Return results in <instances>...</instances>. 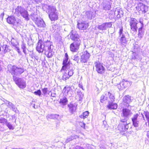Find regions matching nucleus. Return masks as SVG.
I'll return each mask as SVG.
<instances>
[{
  "label": "nucleus",
  "mask_w": 149,
  "mask_h": 149,
  "mask_svg": "<svg viewBox=\"0 0 149 149\" xmlns=\"http://www.w3.org/2000/svg\"><path fill=\"white\" fill-rule=\"evenodd\" d=\"M7 21L9 24L16 25L18 22L15 20L13 16L8 17L7 19Z\"/></svg>",
  "instance_id": "nucleus-20"
},
{
  "label": "nucleus",
  "mask_w": 149,
  "mask_h": 149,
  "mask_svg": "<svg viewBox=\"0 0 149 149\" xmlns=\"http://www.w3.org/2000/svg\"><path fill=\"white\" fill-rule=\"evenodd\" d=\"M15 13L18 16L21 15L27 20H29L27 11L21 6H18L15 9Z\"/></svg>",
  "instance_id": "nucleus-4"
},
{
  "label": "nucleus",
  "mask_w": 149,
  "mask_h": 149,
  "mask_svg": "<svg viewBox=\"0 0 149 149\" xmlns=\"http://www.w3.org/2000/svg\"><path fill=\"white\" fill-rule=\"evenodd\" d=\"M70 111L72 113L74 112L77 108V105L76 104H70L68 105Z\"/></svg>",
  "instance_id": "nucleus-25"
},
{
  "label": "nucleus",
  "mask_w": 149,
  "mask_h": 149,
  "mask_svg": "<svg viewBox=\"0 0 149 149\" xmlns=\"http://www.w3.org/2000/svg\"><path fill=\"white\" fill-rule=\"evenodd\" d=\"M63 93L64 95L66 96L70 97L72 94L73 92L71 87L67 86L64 87L63 90Z\"/></svg>",
  "instance_id": "nucleus-17"
},
{
  "label": "nucleus",
  "mask_w": 149,
  "mask_h": 149,
  "mask_svg": "<svg viewBox=\"0 0 149 149\" xmlns=\"http://www.w3.org/2000/svg\"><path fill=\"white\" fill-rule=\"evenodd\" d=\"M112 25L111 22H106L98 26V29L100 30H103L107 29L108 27H110Z\"/></svg>",
  "instance_id": "nucleus-18"
},
{
  "label": "nucleus",
  "mask_w": 149,
  "mask_h": 149,
  "mask_svg": "<svg viewBox=\"0 0 149 149\" xmlns=\"http://www.w3.org/2000/svg\"><path fill=\"white\" fill-rule=\"evenodd\" d=\"M142 118L144 120V116L142 113H141V116L138 113L133 115L132 118V120L133 125L134 127H136L139 126V119H141Z\"/></svg>",
  "instance_id": "nucleus-7"
},
{
  "label": "nucleus",
  "mask_w": 149,
  "mask_h": 149,
  "mask_svg": "<svg viewBox=\"0 0 149 149\" xmlns=\"http://www.w3.org/2000/svg\"><path fill=\"white\" fill-rule=\"evenodd\" d=\"M34 94L40 96L42 94L41 91L40 90H38L37 91H35L33 93Z\"/></svg>",
  "instance_id": "nucleus-47"
},
{
  "label": "nucleus",
  "mask_w": 149,
  "mask_h": 149,
  "mask_svg": "<svg viewBox=\"0 0 149 149\" xmlns=\"http://www.w3.org/2000/svg\"><path fill=\"white\" fill-rule=\"evenodd\" d=\"M90 56V54L87 51L84 52L81 57V62L83 63H86L88 61Z\"/></svg>",
  "instance_id": "nucleus-15"
},
{
  "label": "nucleus",
  "mask_w": 149,
  "mask_h": 149,
  "mask_svg": "<svg viewBox=\"0 0 149 149\" xmlns=\"http://www.w3.org/2000/svg\"><path fill=\"white\" fill-rule=\"evenodd\" d=\"M21 49L23 50V52L25 54V55H26V45L24 43H23L21 45Z\"/></svg>",
  "instance_id": "nucleus-36"
},
{
  "label": "nucleus",
  "mask_w": 149,
  "mask_h": 149,
  "mask_svg": "<svg viewBox=\"0 0 149 149\" xmlns=\"http://www.w3.org/2000/svg\"><path fill=\"white\" fill-rule=\"evenodd\" d=\"M143 27L141 26L139 29L138 37L140 39L143 37L144 35V32L143 30Z\"/></svg>",
  "instance_id": "nucleus-32"
},
{
  "label": "nucleus",
  "mask_w": 149,
  "mask_h": 149,
  "mask_svg": "<svg viewBox=\"0 0 149 149\" xmlns=\"http://www.w3.org/2000/svg\"><path fill=\"white\" fill-rule=\"evenodd\" d=\"M14 104H12V105H10V106L9 107L10 108V109H11V108L13 106H14Z\"/></svg>",
  "instance_id": "nucleus-60"
},
{
  "label": "nucleus",
  "mask_w": 149,
  "mask_h": 149,
  "mask_svg": "<svg viewBox=\"0 0 149 149\" xmlns=\"http://www.w3.org/2000/svg\"><path fill=\"white\" fill-rule=\"evenodd\" d=\"M74 149H84V148L80 146H77Z\"/></svg>",
  "instance_id": "nucleus-55"
},
{
  "label": "nucleus",
  "mask_w": 149,
  "mask_h": 149,
  "mask_svg": "<svg viewBox=\"0 0 149 149\" xmlns=\"http://www.w3.org/2000/svg\"><path fill=\"white\" fill-rule=\"evenodd\" d=\"M143 113L145 115L147 122L148 123V125L149 127V113L148 112L144 111Z\"/></svg>",
  "instance_id": "nucleus-42"
},
{
  "label": "nucleus",
  "mask_w": 149,
  "mask_h": 149,
  "mask_svg": "<svg viewBox=\"0 0 149 149\" xmlns=\"http://www.w3.org/2000/svg\"><path fill=\"white\" fill-rule=\"evenodd\" d=\"M72 58L73 60L75 61L77 63H78L79 59V57L78 54H76V55L74 56H72Z\"/></svg>",
  "instance_id": "nucleus-40"
},
{
  "label": "nucleus",
  "mask_w": 149,
  "mask_h": 149,
  "mask_svg": "<svg viewBox=\"0 0 149 149\" xmlns=\"http://www.w3.org/2000/svg\"><path fill=\"white\" fill-rule=\"evenodd\" d=\"M31 18L35 22L38 20L40 18L39 15L36 12H34V13H32L31 14Z\"/></svg>",
  "instance_id": "nucleus-27"
},
{
  "label": "nucleus",
  "mask_w": 149,
  "mask_h": 149,
  "mask_svg": "<svg viewBox=\"0 0 149 149\" xmlns=\"http://www.w3.org/2000/svg\"><path fill=\"white\" fill-rule=\"evenodd\" d=\"M147 136L149 138V131H148L147 133Z\"/></svg>",
  "instance_id": "nucleus-61"
},
{
  "label": "nucleus",
  "mask_w": 149,
  "mask_h": 149,
  "mask_svg": "<svg viewBox=\"0 0 149 149\" xmlns=\"http://www.w3.org/2000/svg\"><path fill=\"white\" fill-rule=\"evenodd\" d=\"M118 105L116 104L111 102H109L108 104L107 105V107L109 109H116Z\"/></svg>",
  "instance_id": "nucleus-24"
},
{
  "label": "nucleus",
  "mask_w": 149,
  "mask_h": 149,
  "mask_svg": "<svg viewBox=\"0 0 149 149\" xmlns=\"http://www.w3.org/2000/svg\"><path fill=\"white\" fill-rule=\"evenodd\" d=\"M24 68L20 67L14 65L11 68V74L13 75L19 76L24 72Z\"/></svg>",
  "instance_id": "nucleus-8"
},
{
  "label": "nucleus",
  "mask_w": 149,
  "mask_h": 149,
  "mask_svg": "<svg viewBox=\"0 0 149 149\" xmlns=\"http://www.w3.org/2000/svg\"><path fill=\"white\" fill-rule=\"evenodd\" d=\"M132 114L131 110L126 108H123L122 111V116L123 118H121L120 121L124 122L127 121L131 116Z\"/></svg>",
  "instance_id": "nucleus-6"
},
{
  "label": "nucleus",
  "mask_w": 149,
  "mask_h": 149,
  "mask_svg": "<svg viewBox=\"0 0 149 149\" xmlns=\"http://www.w3.org/2000/svg\"><path fill=\"white\" fill-rule=\"evenodd\" d=\"M119 38V43L122 47H125L127 43V36L128 35L127 33L123 31L122 27L120 28L118 32Z\"/></svg>",
  "instance_id": "nucleus-3"
},
{
  "label": "nucleus",
  "mask_w": 149,
  "mask_h": 149,
  "mask_svg": "<svg viewBox=\"0 0 149 149\" xmlns=\"http://www.w3.org/2000/svg\"><path fill=\"white\" fill-rule=\"evenodd\" d=\"M52 42L49 40L43 42L40 40L38 43L36 49L39 53H42L44 51L45 54L47 55V57L50 58L54 54Z\"/></svg>",
  "instance_id": "nucleus-1"
},
{
  "label": "nucleus",
  "mask_w": 149,
  "mask_h": 149,
  "mask_svg": "<svg viewBox=\"0 0 149 149\" xmlns=\"http://www.w3.org/2000/svg\"><path fill=\"white\" fill-rule=\"evenodd\" d=\"M95 63L96 71L100 74L103 73L104 72L105 68L103 67V64L99 62H95Z\"/></svg>",
  "instance_id": "nucleus-16"
},
{
  "label": "nucleus",
  "mask_w": 149,
  "mask_h": 149,
  "mask_svg": "<svg viewBox=\"0 0 149 149\" xmlns=\"http://www.w3.org/2000/svg\"><path fill=\"white\" fill-rule=\"evenodd\" d=\"M10 105H12V103L10 102V103H9V104L8 107H10Z\"/></svg>",
  "instance_id": "nucleus-59"
},
{
  "label": "nucleus",
  "mask_w": 149,
  "mask_h": 149,
  "mask_svg": "<svg viewBox=\"0 0 149 149\" xmlns=\"http://www.w3.org/2000/svg\"><path fill=\"white\" fill-rule=\"evenodd\" d=\"M32 55H31V57H32Z\"/></svg>",
  "instance_id": "nucleus-63"
},
{
  "label": "nucleus",
  "mask_w": 149,
  "mask_h": 149,
  "mask_svg": "<svg viewBox=\"0 0 149 149\" xmlns=\"http://www.w3.org/2000/svg\"><path fill=\"white\" fill-rule=\"evenodd\" d=\"M18 52V53L19 54V55H22V53L20 50V49L18 46L15 48V49Z\"/></svg>",
  "instance_id": "nucleus-50"
},
{
  "label": "nucleus",
  "mask_w": 149,
  "mask_h": 149,
  "mask_svg": "<svg viewBox=\"0 0 149 149\" xmlns=\"http://www.w3.org/2000/svg\"><path fill=\"white\" fill-rule=\"evenodd\" d=\"M123 101L124 103H125V105L126 106L129 107V104L131 102L130 97L129 96H125L123 98Z\"/></svg>",
  "instance_id": "nucleus-28"
},
{
  "label": "nucleus",
  "mask_w": 149,
  "mask_h": 149,
  "mask_svg": "<svg viewBox=\"0 0 149 149\" xmlns=\"http://www.w3.org/2000/svg\"><path fill=\"white\" fill-rule=\"evenodd\" d=\"M78 138V136L77 135H74V136H71L70 137L68 138L66 141V143H68L70 141L72 140L73 139L77 138Z\"/></svg>",
  "instance_id": "nucleus-37"
},
{
  "label": "nucleus",
  "mask_w": 149,
  "mask_h": 149,
  "mask_svg": "<svg viewBox=\"0 0 149 149\" xmlns=\"http://www.w3.org/2000/svg\"><path fill=\"white\" fill-rule=\"evenodd\" d=\"M68 74L70 77L72 76L73 74V70L72 69H69L68 71H67Z\"/></svg>",
  "instance_id": "nucleus-45"
},
{
  "label": "nucleus",
  "mask_w": 149,
  "mask_h": 149,
  "mask_svg": "<svg viewBox=\"0 0 149 149\" xmlns=\"http://www.w3.org/2000/svg\"><path fill=\"white\" fill-rule=\"evenodd\" d=\"M142 0H135L136 1H138L139 2H140L142 1Z\"/></svg>",
  "instance_id": "nucleus-62"
},
{
  "label": "nucleus",
  "mask_w": 149,
  "mask_h": 149,
  "mask_svg": "<svg viewBox=\"0 0 149 149\" xmlns=\"http://www.w3.org/2000/svg\"><path fill=\"white\" fill-rule=\"evenodd\" d=\"M68 65H68L67 64L63 65V66H62L61 69L60 70V72H67V69Z\"/></svg>",
  "instance_id": "nucleus-38"
},
{
  "label": "nucleus",
  "mask_w": 149,
  "mask_h": 149,
  "mask_svg": "<svg viewBox=\"0 0 149 149\" xmlns=\"http://www.w3.org/2000/svg\"><path fill=\"white\" fill-rule=\"evenodd\" d=\"M34 1L37 3H38L39 2H40L42 1V0H34Z\"/></svg>",
  "instance_id": "nucleus-57"
},
{
  "label": "nucleus",
  "mask_w": 149,
  "mask_h": 149,
  "mask_svg": "<svg viewBox=\"0 0 149 149\" xmlns=\"http://www.w3.org/2000/svg\"><path fill=\"white\" fill-rule=\"evenodd\" d=\"M77 95L79 97V100L81 101L83 99L84 95L82 93L81 91L77 92Z\"/></svg>",
  "instance_id": "nucleus-43"
},
{
  "label": "nucleus",
  "mask_w": 149,
  "mask_h": 149,
  "mask_svg": "<svg viewBox=\"0 0 149 149\" xmlns=\"http://www.w3.org/2000/svg\"><path fill=\"white\" fill-rule=\"evenodd\" d=\"M37 26L40 28H43L45 27V24L43 20L40 18L35 22Z\"/></svg>",
  "instance_id": "nucleus-21"
},
{
  "label": "nucleus",
  "mask_w": 149,
  "mask_h": 149,
  "mask_svg": "<svg viewBox=\"0 0 149 149\" xmlns=\"http://www.w3.org/2000/svg\"><path fill=\"white\" fill-rule=\"evenodd\" d=\"M86 14L87 18L91 19L94 18L95 16V12L92 11H88L86 12Z\"/></svg>",
  "instance_id": "nucleus-22"
},
{
  "label": "nucleus",
  "mask_w": 149,
  "mask_h": 149,
  "mask_svg": "<svg viewBox=\"0 0 149 149\" xmlns=\"http://www.w3.org/2000/svg\"><path fill=\"white\" fill-rule=\"evenodd\" d=\"M108 94H107V93L106 94H105L104 95H102L100 97L101 102H102L103 101L107 100L108 98Z\"/></svg>",
  "instance_id": "nucleus-39"
},
{
  "label": "nucleus",
  "mask_w": 149,
  "mask_h": 149,
  "mask_svg": "<svg viewBox=\"0 0 149 149\" xmlns=\"http://www.w3.org/2000/svg\"><path fill=\"white\" fill-rule=\"evenodd\" d=\"M143 19L142 18H140L139 19V22L141 24V26L143 27Z\"/></svg>",
  "instance_id": "nucleus-51"
},
{
  "label": "nucleus",
  "mask_w": 149,
  "mask_h": 149,
  "mask_svg": "<svg viewBox=\"0 0 149 149\" xmlns=\"http://www.w3.org/2000/svg\"><path fill=\"white\" fill-rule=\"evenodd\" d=\"M13 79L16 84L19 88L23 89L26 87V82L23 78L17 77L14 75L13 76Z\"/></svg>",
  "instance_id": "nucleus-5"
},
{
  "label": "nucleus",
  "mask_w": 149,
  "mask_h": 149,
  "mask_svg": "<svg viewBox=\"0 0 149 149\" xmlns=\"http://www.w3.org/2000/svg\"><path fill=\"white\" fill-rule=\"evenodd\" d=\"M63 73L62 79L65 80L70 77L67 72H62Z\"/></svg>",
  "instance_id": "nucleus-34"
},
{
  "label": "nucleus",
  "mask_w": 149,
  "mask_h": 149,
  "mask_svg": "<svg viewBox=\"0 0 149 149\" xmlns=\"http://www.w3.org/2000/svg\"><path fill=\"white\" fill-rule=\"evenodd\" d=\"M107 94H108V95L109 96V97L110 100L112 102H113L114 101V100L115 99V97L113 95L111 94V93H110L109 92H107Z\"/></svg>",
  "instance_id": "nucleus-41"
},
{
  "label": "nucleus",
  "mask_w": 149,
  "mask_h": 149,
  "mask_svg": "<svg viewBox=\"0 0 149 149\" xmlns=\"http://www.w3.org/2000/svg\"><path fill=\"white\" fill-rule=\"evenodd\" d=\"M77 26L78 28L79 29H84L88 27V24L85 23L84 21H82L81 23L78 22Z\"/></svg>",
  "instance_id": "nucleus-23"
},
{
  "label": "nucleus",
  "mask_w": 149,
  "mask_h": 149,
  "mask_svg": "<svg viewBox=\"0 0 149 149\" xmlns=\"http://www.w3.org/2000/svg\"><path fill=\"white\" fill-rule=\"evenodd\" d=\"M81 42H74L70 45V50L72 52H77Z\"/></svg>",
  "instance_id": "nucleus-13"
},
{
  "label": "nucleus",
  "mask_w": 149,
  "mask_h": 149,
  "mask_svg": "<svg viewBox=\"0 0 149 149\" xmlns=\"http://www.w3.org/2000/svg\"><path fill=\"white\" fill-rule=\"evenodd\" d=\"M130 23L131 29L134 32H136L137 27V24H138V21L135 18H130L128 20Z\"/></svg>",
  "instance_id": "nucleus-9"
},
{
  "label": "nucleus",
  "mask_w": 149,
  "mask_h": 149,
  "mask_svg": "<svg viewBox=\"0 0 149 149\" xmlns=\"http://www.w3.org/2000/svg\"><path fill=\"white\" fill-rule=\"evenodd\" d=\"M69 57L67 53L65 54L63 60V65L65 64H69V62L68 61Z\"/></svg>",
  "instance_id": "nucleus-29"
},
{
  "label": "nucleus",
  "mask_w": 149,
  "mask_h": 149,
  "mask_svg": "<svg viewBox=\"0 0 149 149\" xmlns=\"http://www.w3.org/2000/svg\"><path fill=\"white\" fill-rule=\"evenodd\" d=\"M12 119L14 120V122L15 123L16 122V117L15 115H14L11 116Z\"/></svg>",
  "instance_id": "nucleus-52"
},
{
  "label": "nucleus",
  "mask_w": 149,
  "mask_h": 149,
  "mask_svg": "<svg viewBox=\"0 0 149 149\" xmlns=\"http://www.w3.org/2000/svg\"><path fill=\"white\" fill-rule=\"evenodd\" d=\"M42 8L44 10L49 13V16L51 20L54 21L58 19V14L55 6L45 4Z\"/></svg>",
  "instance_id": "nucleus-2"
},
{
  "label": "nucleus",
  "mask_w": 149,
  "mask_h": 149,
  "mask_svg": "<svg viewBox=\"0 0 149 149\" xmlns=\"http://www.w3.org/2000/svg\"><path fill=\"white\" fill-rule=\"evenodd\" d=\"M137 3L138 6L136 7V8L137 9L139 13H144L148 10V7L146 5L143 4L141 2Z\"/></svg>",
  "instance_id": "nucleus-10"
},
{
  "label": "nucleus",
  "mask_w": 149,
  "mask_h": 149,
  "mask_svg": "<svg viewBox=\"0 0 149 149\" xmlns=\"http://www.w3.org/2000/svg\"><path fill=\"white\" fill-rule=\"evenodd\" d=\"M106 1L102 3L103 6V9L105 10H109L111 8V6L112 3H111V1Z\"/></svg>",
  "instance_id": "nucleus-19"
},
{
  "label": "nucleus",
  "mask_w": 149,
  "mask_h": 149,
  "mask_svg": "<svg viewBox=\"0 0 149 149\" xmlns=\"http://www.w3.org/2000/svg\"><path fill=\"white\" fill-rule=\"evenodd\" d=\"M11 42L12 45L15 48L18 46V43L16 39L12 38Z\"/></svg>",
  "instance_id": "nucleus-33"
},
{
  "label": "nucleus",
  "mask_w": 149,
  "mask_h": 149,
  "mask_svg": "<svg viewBox=\"0 0 149 149\" xmlns=\"http://www.w3.org/2000/svg\"><path fill=\"white\" fill-rule=\"evenodd\" d=\"M4 103L7 106H8L9 104V103H10V102L7 101L6 100L5 101H4Z\"/></svg>",
  "instance_id": "nucleus-54"
},
{
  "label": "nucleus",
  "mask_w": 149,
  "mask_h": 149,
  "mask_svg": "<svg viewBox=\"0 0 149 149\" xmlns=\"http://www.w3.org/2000/svg\"><path fill=\"white\" fill-rule=\"evenodd\" d=\"M47 118L50 119H56L57 120L60 119L61 118L60 117L58 114H48L47 116Z\"/></svg>",
  "instance_id": "nucleus-26"
},
{
  "label": "nucleus",
  "mask_w": 149,
  "mask_h": 149,
  "mask_svg": "<svg viewBox=\"0 0 149 149\" xmlns=\"http://www.w3.org/2000/svg\"><path fill=\"white\" fill-rule=\"evenodd\" d=\"M42 91L44 95H45L48 91V88H42Z\"/></svg>",
  "instance_id": "nucleus-48"
},
{
  "label": "nucleus",
  "mask_w": 149,
  "mask_h": 149,
  "mask_svg": "<svg viewBox=\"0 0 149 149\" xmlns=\"http://www.w3.org/2000/svg\"><path fill=\"white\" fill-rule=\"evenodd\" d=\"M2 47L3 49V52L4 54L7 52H9L10 50V49L9 48L10 47L6 45H4L2 46Z\"/></svg>",
  "instance_id": "nucleus-31"
},
{
  "label": "nucleus",
  "mask_w": 149,
  "mask_h": 149,
  "mask_svg": "<svg viewBox=\"0 0 149 149\" xmlns=\"http://www.w3.org/2000/svg\"><path fill=\"white\" fill-rule=\"evenodd\" d=\"M69 35L70 39L74 41V42H81L79 38V36L76 31L72 30Z\"/></svg>",
  "instance_id": "nucleus-12"
},
{
  "label": "nucleus",
  "mask_w": 149,
  "mask_h": 149,
  "mask_svg": "<svg viewBox=\"0 0 149 149\" xmlns=\"http://www.w3.org/2000/svg\"><path fill=\"white\" fill-rule=\"evenodd\" d=\"M89 114L88 111H86L84 112L82 115H80L79 117L81 118H83L84 119L85 118H86L88 116Z\"/></svg>",
  "instance_id": "nucleus-35"
},
{
  "label": "nucleus",
  "mask_w": 149,
  "mask_h": 149,
  "mask_svg": "<svg viewBox=\"0 0 149 149\" xmlns=\"http://www.w3.org/2000/svg\"><path fill=\"white\" fill-rule=\"evenodd\" d=\"M68 101L67 98L65 97L64 96L60 98V103L63 105H65L67 104Z\"/></svg>",
  "instance_id": "nucleus-30"
},
{
  "label": "nucleus",
  "mask_w": 149,
  "mask_h": 149,
  "mask_svg": "<svg viewBox=\"0 0 149 149\" xmlns=\"http://www.w3.org/2000/svg\"><path fill=\"white\" fill-rule=\"evenodd\" d=\"M82 124H81V126L82 127H85V124L84 123H81Z\"/></svg>",
  "instance_id": "nucleus-56"
},
{
  "label": "nucleus",
  "mask_w": 149,
  "mask_h": 149,
  "mask_svg": "<svg viewBox=\"0 0 149 149\" xmlns=\"http://www.w3.org/2000/svg\"><path fill=\"white\" fill-rule=\"evenodd\" d=\"M7 122V120L4 118H0V123H1L5 124H6V123Z\"/></svg>",
  "instance_id": "nucleus-49"
},
{
  "label": "nucleus",
  "mask_w": 149,
  "mask_h": 149,
  "mask_svg": "<svg viewBox=\"0 0 149 149\" xmlns=\"http://www.w3.org/2000/svg\"><path fill=\"white\" fill-rule=\"evenodd\" d=\"M79 86L80 88H82L83 89V86H82V85H81V84H79Z\"/></svg>",
  "instance_id": "nucleus-58"
},
{
  "label": "nucleus",
  "mask_w": 149,
  "mask_h": 149,
  "mask_svg": "<svg viewBox=\"0 0 149 149\" xmlns=\"http://www.w3.org/2000/svg\"><path fill=\"white\" fill-rule=\"evenodd\" d=\"M132 53L133 54V55H134V56L132 57V59H135L136 58V57L135 56L136 53L135 52H132Z\"/></svg>",
  "instance_id": "nucleus-53"
},
{
  "label": "nucleus",
  "mask_w": 149,
  "mask_h": 149,
  "mask_svg": "<svg viewBox=\"0 0 149 149\" xmlns=\"http://www.w3.org/2000/svg\"><path fill=\"white\" fill-rule=\"evenodd\" d=\"M13 111H14L15 113H18L19 112V111L17 109V108H16L15 106L14 105L11 108Z\"/></svg>",
  "instance_id": "nucleus-46"
},
{
  "label": "nucleus",
  "mask_w": 149,
  "mask_h": 149,
  "mask_svg": "<svg viewBox=\"0 0 149 149\" xmlns=\"http://www.w3.org/2000/svg\"><path fill=\"white\" fill-rule=\"evenodd\" d=\"M128 123L127 121L122 122L118 125V128L120 132H123L126 131L128 128Z\"/></svg>",
  "instance_id": "nucleus-11"
},
{
  "label": "nucleus",
  "mask_w": 149,
  "mask_h": 149,
  "mask_svg": "<svg viewBox=\"0 0 149 149\" xmlns=\"http://www.w3.org/2000/svg\"><path fill=\"white\" fill-rule=\"evenodd\" d=\"M6 125L10 130H13L14 129L12 124L10 123L7 122L6 123Z\"/></svg>",
  "instance_id": "nucleus-44"
},
{
  "label": "nucleus",
  "mask_w": 149,
  "mask_h": 149,
  "mask_svg": "<svg viewBox=\"0 0 149 149\" xmlns=\"http://www.w3.org/2000/svg\"><path fill=\"white\" fill-rule=\"evenodd\" d=\"M132 84V82L129 81L125 79H123L120 83V85H118V88L120 90H122L124 88H125L130 86Z\"/></svg>",
  "instance_id": "nucleus-14"
}]
</instances>
